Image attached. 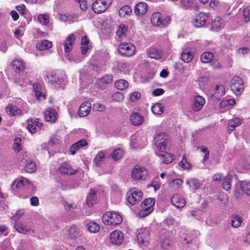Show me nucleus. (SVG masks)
<instances>
[{
	"mask_svg": "<svg viewBox=\"0 0 250 250\" xmlns=\"http://www.w3.org/2000/svg\"><path fill=\"white\" fill-rule=\"evenodd\" d=\"M241 187L244 192L248 195H250V183L243 182L241 184Z\"/></svg>",
	"mask_w": 250,
	"mask_h": 250,
	"instance_id": "55",
	"label": "nucleus"
},
{
	"mask_svg": "<svg viewBox=\"0 0 250 250\" xmlns=\"http://www.w3.org/2000/svg\"><path fill=\"white\" fill-rule=\"evenodd\" d=\"M183 181L181 179L173 180L170 183L171 187L176 189H178L183 185Z\"/></svg>",
	"mask_w": 250,
	"mask_h": 250,
	"instance_id": "52",
	"label": "nucleus"
},
{
	"mask_svg": "<svg viewBox=\"0 0 250 250\" xmlns=\"http://www.w3.org/2000/svg\"><path fill=\"white\" fill-rule=\"evenodd\" d=\"M6 111L8 114L13 116L20 115L22 112L20 108L12 104H9L7 106Z\"/></svg>",
	"mask_w": 250,
	"mask_h": 250,
	"instance_id": "23",
	"label": "nucleus"
},
{
	"mask_svg": "<svg viewBox=\"0 0 250 250\" xmlns=\"http://www.w3.org/2000/svg\"><path fill=\"white\" fill-rule=\"evenodd\" d=\"M21 140L20 138H16L13 145V148L16 152H19L22 150L21 144Z\"/></svg>",
	"mask_w": 250,
	"mask_h": 250,
	"instance_id": "44",
	"label": "nucleus"
},
{
	"mask_svg": "<svg viewBox=\"0 0 250 250\" xmlns=\"http://www.w3.org/2000/svg\"><path fill=\"white\" fill-rule=\"evenodd\" d=\"M35 93V95L37 98L40 101L44 100L46 99V96L44 93L41 92V91H37Z\"/></svg>",
	"mask_w": 250,
	"mask_h": 250,
	"instance_id": "64",
	"label": "nucleus"
},
{
	"mask_svg": "<svg viewBox=\"0 0 250 250\" xmlns=\"http://www.w3.org/2000/svg\"><path fill=\"white\" fill-rule=\"evenodd\" d=\"M91 104L88 102H84L81 105L78 115L81 117L87 116L91 110Z\"/></svg>",
	"mask_w": 250,
	"mask_h": 250,
	"instance_id": "14",
	"label": "nucleus"
},
{
	"mask_svg": "<svg viewBox=\"0 0 250 250\" xmlns=\"http://www.w3.org/2000/svg\"><path fill=\"white\" fill-rule=\"evenodd\" d=\"M167 139V136L166 134L162 132H159L156 135L154 138L155 144L161 141V140H166Z\"/></svg>",
	"mask_w": 250,
	"mask_h": 250,
	"instance_id": "53",
	"label": "nucleus"
},
{
	"mask_svg": "<svg viewBox=\"0 0 250 250\" xmlns=\"http://www.w3.org/2000/svg\"><path fill=\"white\" fill-rule=\"evenodd\" d=\"M205 99L200 95L194 96L191 104L192 110L195 112L201 110L205 104Z\"/></svg>",
	"mask_w": 250,
	"mask_h": 250,
	"instance_id": "9",
	"label": "nucleus"
},
{
	"mask_svg": "<svg viewBox=\"0 0 250 250\" xmlns=\"http://www.w3.org/2000/svg\"><path fill=\"white\" fill-rule=\"evenodd\" d=\"M210 64L214 69H221L222 68L221 63L217 60H213Z\"/></svg>",
	"mask_w": 250,
	"mask_h": 250,
	"instance_id": "63",
	"label": "nucleus"
},
{
	"mask_svg": "<svg viewBox=\"0 0 250 250\" xmlns=\"http://www.w3.org/2000/svg\"><path fill=\"white\" fill-rule=\"evenodd\" d=\"M179 166L183 169H190L191 168V165L187 161L185 155L183 156L182 160L178 163Z\"/></svg>",
	"mask_w": 250,
	"mask_h": 250,
	"instance_id": "40",
	"label": "nucleus"
},
{
	"mask_svg": "<svg viewBox=\"0 0 250 250\" xmlns=\"http://www.w3.org/2000/svg\"><path fill=\"white\" fill-rule=\"evenodd\" d=\"M232 177L230 175L226 176L223 180L222 183L223 188L226 191L230 189L231 185Z\"/></svg>",
	"mask_w": 250,
	"mask_h": 250,
	"instance_id": "36",
	"label": "nucleus"
},
{
	"mask_svg": "<svg viewBox=\"0 0 250 250\" xmlns=\"http://www.w3.org/2000/svg\"><path fill=\"white\" fill-rule=\"evenodd\" d=\"M110 155L115 161H117L123 157L124 150L120 148H118L113 150Z\"/></svg>",
	"mask_w": 250,
	"mask_h": 250,
	"instance_id": "35",
	"label": "nucleus"
},
{
	"mask_svg": "<svg viewBox=\"0 0 250 250\" xmlns=\"http://www.w3.org/2000/svg\"><path fill=\"white\" fill-rule=\"evenodd\" d=\"M191 184L190 186L192 187L193 189H196L200 187L199 181L196 179H192L190 181Z\"/></svg>",
	"mask_w": 250,
	"mask_h": 250,
	"instance_id": "61",
	"label": "nucleus"
},
{
	"mask_svg": "<svg viewBox=\"0 0 250 250\" xmlns=\"http://www.w3.org/2000/svg\"><path fill=\"white\" fill-rule=\"evenodd\" d=\"M156 154L163 158L162 162L164 164H168L171 163L174 160V155L170 153L163 151L160 153H156Z\"/></svg>",
	"mask_w": 250,
	"mask_h": 250,
	"instance_id": "24",
	"label": "nucleus"
},
{
	"mask_svg": "<svg viewBox=\"0 0 250 250\" xmlns=\"http://www.w3.org/2000/svg\"><path fill=\"white\" fill-rule=\"evenodd\" d=\"M16 229L20 233L26 234L27 233L33 234L35 230L32 229H27L26 226L23 223L20 222L15 224Z\"/></svg>",
	"mask_w": 250,
	"mask_h": 250,
	"instance_id": "18",
	"label": "nucleus"
},
{
	"mask_svg": "<svg viewBox=\"0 0 250 250\" xmlns=\"http://www.w3.org/2000/svg\"><path fill=\"white\" fill-rule=\"evenodd\" d=\"M147 3L145 2H140L136 5L134 12L138 16L143 15L147 12Z\"/></svg>",
	"mask_w": 250,
	"mask_h": 250,
	"instance_id": "19",
	"label": "nucleus"
},
{
	"mask_svg": "<svg viewBox=\"0 0 250 250\" xmlns=\"http://www.w3.org/2000/svg\"><path fill=\"white\" fill-rule=\"evenodd\" d=\"M143 192L139 189L134 188L127 192L126 199L130 204L134 205L139 203L142 199Z\"/></svg>",
	"mask_w": 250,
	"mask_h": 250,
	"instance_id": "3",
	"label": "nucleus"
},
{
	"mask_svg": "<svg viewBox=\"0 0 250 250\" xmlns=\"http://www.w3.org/2000/svg\"><path fill=\"white\" fill-rule=\"evenodd\" d=\"M16 8L21 15H24L25 14V6L24 4L17 5Z\"/></svg>",
	"mask_w": 250,
	"mask_h": 250,
	"instance_id": "62",
	"label": "nucleus"
},
{
	"mask_svg": "<svg viewBox=\"0 0 250 250\" xmlns=\"http://www.w3.org/2000/svg\"><path fill=\"white\" fill-rule=\"evenodd\" d=\"M194 53L188 49L184 50L181 53V59L185 62L188 63L193 59Z\"/></svg>",
	"mask_w": 250,
	"mask_h": 250,
	"instance_id": "25",
	"label": "nucleus"
},
{
	"mask_svg": "<svg viewBox=\"0 0 250 250\" xmlns=\"http://www.w3.org/2000/svg\"><path fill=\"white\" fill-rule=\"evenodd\" d=\"M151 110L154 114L161 115L164 112V107L161 103H157L152 106Z\"/></svg>",
	"mask_w": 250,
	"mask_h": 250,
	"instance_id": "32",
	"label": "nucleus"
},
{
	"mask_svg": "<svg viewBox=\"0 0 250 250\" xmlns=\"http://www.w3.org/2000/svg\"><path fill=\"white\" fill-rule=\"evenodd\" d=\"M88 230L92 233H96L100 229V226L95 222H91L87 224Z\"/></svg>",
	"mask_w": 250,
	"mask_h": 250,
	"instance_id": "42",
	"label": "nucleus"
},
{
	"mask_svg": "<svg viewBox=\"0 0 250 250\" xmlns=\"http://www.w3.org/2000/svg\"><path fill=\"white\" fill-rule=\"evenodd\" d=\"M52 43L51 42L47 40H43L42 42H39L36 44V48L39 50H45L51 48Z\"/></svg>",
	"mask_w": 250,
	"mask_h": 250,
	"instance_id": "27",
	"label": "nucleus"
},
{
	"mask_svg": "<svg viewBox=\"0 0 250 250\" xmlns=\"http://www.w3.org/2000/svg\"><path fill=\"white\" fill-rule=\"evenodd\" d=\"M131 123L134 125H139L144 121V117L138 112L132 113L129 117Z\"/></svg>",
	"mask_w": 250,
	"mask_h": 250,
	"instance_id": "22",
	"label": "nucleus"
},
{
	"mask_svg": "<svg viewBox=\"0 0 250 250\" xmlns=\"http://www.w3.org/2000/svg\"><path fill=\"white\" fill-rule=\"evenodd\" d=\"M44 119L48 122L55 123L58 119V113L56 110L51 107H48L44 111Z\"/></svg>",
	"mask_w": 250,
	"mask_h": 250,
	"instance_id": "11",
	"label": "nucleus"
},
{
	"mask_svg": "<svg viewBox=\"0 0 250 250\" xmlns=\"http://www.w3.org/2000/svg\"><path fill=\"white\" fill-rule=\"evenodd\" d=\"M171 202L177 208L184 207L186 205V201L178 194H174L171 197Z\"/></svg>",
	"mask_w": 250,
	"mask_h": 250,
	"instance_id": "16",
	"label": "nucleus"
},
{
	"mask_svg": "<svg viewBox=\"0 0 250 250\" xmlns=\"http://www.w3.org/2000/svg\"><path fill=\"white\" fill-rule=\"evenodd\" d=\"M110 239L112 244L119 245L123 242L124 234L120 230H114L110 233Z\"/></svg>",
	"mask_w": 250,
	"mask_h": 250,
	"instance_id": "10",
	"label": "nucleus"
},
{
	"mask_svg": "<svg viewBox=\"0 0 250 250\" xmlns=\"http://www.w3.org/2000/svg\"><path fill=\"white\" fill-rule=\"evenodd\" d=\"M147 53L151 59L159 60L162 57V54L160 51L154 48H149L147 50Z\"/></svg>",
	"mask_w": 250,
	"mask_h": 250,
	"instance_id": "26",
	"label": "nucleus"
},
{
	"mask_svg": "<svg viewBox=\"0 0 250 250\" xmlns=\"http://www.w3.org/2000/svg\"><path fill=\"white\" fill-rule=\"evenodd\" d=\"M12 65L16 73H20L24 69V64L22 60H15L12 62Z\"/></svg>",
	"mask_w": 250,
	"mask_h": 250,
	"instance_id": "28",
	"label": "nucleus"
},
{
	"mask_svg": "<svg viewBox=\"0 0 250 250\" xmlns=\"http://www.w3.org/2000/svg\"><path fill=\"white\" fill-rule=\"evenodd\" d=\"M141 96L139 92L134 91L130 94V100L132 102H135L141 98Z\"/></svg>",
	"mask_w": 250,
	"mask_h": 250,
	"instance_id": "58",
	"label": "nucleus"
},
{
	"mask_svg": "<svg viewBox=\"0 0 250 250\" xmlns=\"http://www.w3.org/2000/svg\"><path fill=\"white\" fill-rule=\"evenodd\" d=\"M150 204L149 207L146 208H142L139 212V216L141 217H145L149 214H150L154 210V207H152V203L150 202Z\"/></svg>",
	"mask_w": 250,
	"mask_h": 250,
	"instance_id": "34",
	"label": "nucleus"
},
{
	"mask_svg": "<svg viewBox=\"0 0 250 250\" xmlns=\"http://www.w3.org/2000/svg\"><path fill=\"white\" fill-rule=\"evenodd\" d=\"M214 55L210 52H205L200 56L201 61L204 63L210 62L213 59Z\"/></svg>",
	"mask_w": 250,
	"mask_h": 250,
	"instance_id": "30",
	"label": "nucleus"
},
{
	"mask_svg": "<svg viewBox=\"0 0 250 250\" xmlns=\"http://www.w3.org/2000/svg\"><path fill=\"white\" fill-rule=\"evenodd\" d=\"M88 144L85 139H82L73 144L70 148L72 154L74 155L76 152L83 146H87Z\"/></svg>",
	"mask_w": 250,
	"mask_h": 250,
	"instance_id": "20",
	"label": "nucleus"
},
{
	"mask_svg": "<svg viewBox=\"0 0 250 250\" xmlns=\"http://www.w3.org/2000/svg\"><path fill=\"white\" fill-rule=\"evenodd\" d=\"M78 3H79L80 8L85 11L87 9V2L86 0H76Z\"/></svg>",
	"mask_w": 250,
	"mask_h": 250,
	"instance_id": "60",
	"label": "nucleus"
},
{
	"mask_svg": "<svg viewBox=\"0 0 250 250\" xmlns=\"http://www.w3.org/2000/svg\"><path fill=\"white\" fill-rule=\"evenodd\" d=\"M167 143L168 140L167 139L166 140H161V141L158 143H156L155 145L158 150L163 152L166 149Z\"/></svg>",
	"mask_w": 250,
	"mask_h": 250,
	"instance_id": "43",
	"label": "nucleus"
},
{
	"mask_svg": "<svg viewBox=\"0 0 250 250\" xmlns=\"http://www.w3.org/2000/svg\"><path fill=\"white\" fill-rule=\"evenodd\" d=\"M149 201H151V202L152 203V207H154V206L155 205V200L154 198H147L145 199L141 204V207L142 208H146L147 207H149L150 205V202Z\"/></svg>",
	"mask_w": 250,
	"mask_h": 250,
	"instance_id": "51",
	"label": "nucleus"
},
{
	"mask_svg": "<svg viewBox=\"0 0 250 250\" xmlns=\"http://www.w3.org/2000/svg\"><path fill=\"white\" fill-rule=\"evenodd\" d=\"M112 0H96L92 5V9L96 14L104 13L108 9Z\"/></svg>",
	"mask_w": 250,
	"mask_h": 250,
	"instance_id": "5",
	"label": "nucleus"
},
{
	"mask_svg": "<svg viewBox=\"0 0 250 250\" xmlns=\"http://www.w3.org/2000/svg\"><path fill=\"white\" fill-rule=\"evenodd\" d=\"M96 191L92 189H91L87 198L86 204L89 207H91L94 204L95 201Z\"/></svg>",
	"mask_w": 250,
	"mask_h": 250,
	"instance_id": "38",
	"label": "nucleus"
},
{
	"mask_svg": "<svg viewBox=\"0 0 250 250\" xmlns=\"http://www.w3.org/2000/svg\"><path fill=\"white\" fill-rule=\"evenodd\" d=\"M36 165L34 162H30L26 164L25 167V170L28 173H33L36 171Z\"/></svg>",
	"mask_w": 250,
	"mask_h": 250,
	"instance_id": "45",
	"label": "nucleus"
},
{
	"mask_svg": "<svg viewBox=\"0 0 250 250\" xmlns=\"http://www.w3.org/2000/svg\"><path fill=\"white\" fill-rule=\"evenodd\" d=\"M127 30V28L125 25L121 24L119 26L118 28L116 31V35L119 37V39L122 40L125 36Z\"/></svg>",
	"mask_w": 250,
	"mask_h": 250,
	"instance_id": "37",
	"label": "nucleus"
},
{
	"mask_svg": "<svg viewBox=\"0 0 250 250\" xmlns=\"http://www.w3.org/2000/svg\"><path fill=\"white\" fill-rule=\"evenodd\" d=\"M69 234L72 238L76 237L80 234V230L76 226H72L69 229Z\"/></svg>",
	"mask_w": 250,
	"mask_h": 250,
	"instance_id": "46",
	"label": "nucleus"
},
{
	"mask_svg": "<svg viewBox=\"0 0 250 250\" xmlns=\"http://www.w3.org/2000/svg\"><path fill=\"white\" fill-rule=\"evenodd\" d=\"M225 26V22L223 19L220 17H217L212 20L211 24V29L214 31L217 32Z\"/></svg>",
	"mask_w": 250,
	"mask_h": 250,
	"instance_id": "13",
	"label": "nucleus"
},
{
	"mask_svg": "<svg viewBox=\"0 0 250 250\" xmlns=\"http://www.w3.org/2000/svg\"><path fill=\"white\" fill-rule=\"evenodd\" d=\"M242 221V217L238 215H234L231 219V226L232 227L237 228L239 227Z\"/></svg>",
	"mask_w": 250,
	"mask_h": 250,
	"instance_id": "41",
	"label": "nucleus"
},
{
	"mask_svg": "<svg viewBox=\"0 0 250 250\" xmlns=\"http://www.w3.org/2000/svg\"><path fill=\"white\" fill-rule=\"evenodd\" d=\"M30 185V181L23 177H21L17 178L12 183V188L13 189H17L21 188Z\"/></svg>",
	"mask_w": 250,
	"mask_h": 250,
	"instance_id": "12",
	"label": "nucleus"
},
{
	"mask_svg": "<svg viewBox=\"0 0 250 250\" xmlns=\"http://www.w3.org/2000/svg\"><path fill=\"white\" fill-rule=\"evenodd\" d=\"M104 157L105 155L103 152L101 151L98 152L94 159V162L95 165L98 166L99 165L100 162L104 158Z\"/></svg>",
	"mask_w": 250,
	"mask_h": 250,
	"instance_id": "56",
	"label": "nucleus"
},
{
	"mask_svg": "<svg viewBox=\"0 0 250 250\" xmlns=\"http://www.w3.org/2000/svg\"><path fill=\"white\" fill-rule=\"evenodd\" d=\"M113 81V76L111 74H106L101 78V81L102 83L105 84L111 83Z\"/></svg>",
	"mask_w": 250,
	"mask_h": 250,
	"instance_id": "49",
	"label": "nucleus"
},
{
	"mask_svg": "<svg viewBox=\"0 0 250 250\" xmlns=\"http://www.w3.org/2000/svg\"><path fill=\"white\" fill-rule=\"evenodd\" d=\"M131 178L135 180H140L145 179L147 175V171L144 167L135 166L131 171Z\"/></svg>",
	"mask_w": 250,
	"mask_h": 250,
	"instance_id": "8",
	"label": "nucleus"
},
{
	"mask_svg": "<svg viewBox=\"0 0 250 250\" xmlns=\"http://www.w3.org/2000/svg\"><path fill=\"white\" fill-rule=\"evenodd\" d=\"M27 124L28 125L27 126V128L29 131L32 134L35 133L36 132L37 127L34 124V123L33 121V120L31 119L28 120L27 121Z\"/></svg>",
	"mask_w": 250,
	"mask_h": 250,
	"instance_id": "50",
	"label": "nucleus"
},
{
	"mask_svg": "<svg viewBox=\"0 0 250 250\" xmlns=\"http://www.w3.org/2000/svg\"><path fill=\"white\" fill-rule=\"evenodd\" d=\"M124 99V95L120 92H115L112 95V100L114 102H121Z\"/></svg>",
	"mask_w": 250,
	"mask_h": 250,
	"instance_id": "47",
	"label": "nucleus"
},
{
	"mask_svg": "<svg viewBox=\"0 0 250 250\" xmlns=\"http://www.w3.org/2000/svg\"><path fill=\"white\" fill-rule=\"evenodd\" d=\"M171 20V16H163L160 12H155L152 14L151 17V23L153 26L162 28L167 27Z\"/></svg>",
	"mask_w": 250,
	"mask_h": 250,
	"instance_id": "1",
	"label": "nucleus"
},
{
	"mask_svg": "<svg viewBox=\"0 0 250 250\" xmlns=\"http://www.w3.org/2000/svg\"><path fill=\"white\" fill-rule=\"evenodd\" d=\"M119 53L123 56L131 57L136 53V47L129 42L121 43L118 49Z\"/></svg>",
	"mask_w": 250,
	"mask_h": 250,
	"instance_id": "4",
	"label": "nucleus"
},
{
	"mask_svg": "<svg viewBox=\"0 0 250 250\" xmlns=\"http://www.w3.org/2000/svg\"><path fill=\"white\" fill-rule=\"evenodd\" d=\"M138 243L141 244H146L148 242L149 239V231L146 229H144L139 232L137 236Z\"/></svg>",
	"mask_w": 250,
	"mask_h": 250,
	"instance_id": "21",
	"label": "nucleus"
},
{
	"mask_svg": "<svg viewBox=\"0 0 250 250\" xmlns=\"http://www.w3.org/2000/svg\"><path fill=\"white\" fill-rule=\"evenodd\" d=\"M250 9L249 8L247 7L243 9V16L244 20L246 22H248L250 21Z\"/></svg>",
	"mask_w": 250,
	"mask_h": 250,
	"instance_id": "59",
	"label": "nucleus"
},
{
	"mask_svg": "<svg viewBox=\"0 0 250 250\" xmlns=\"http://www.w3.org/2000/svg\"><path fill=\"white\" fill-rule=\"evenodd\" d=\"M180 3L184 9H188L192 6L193 0H180Z\"/></svg>",
	"mask_w": 250,
	"mask_h": 250,
	"instance_id": "57",
	"label": "nucleus"
},
{
	"mask_svg": "<svg viewBox=\"0 0 250 250\" xmlns=\"http://www.w3.org/2000/svg\"><path fill=\"white\" fill-rule=\"evenodd\" d=\"M40 23L45 25L49 23V16L47 14H40L38 17Z\"/></svg>",
	"mask_w": 250,
	"mask_h": 250,
	"instance_id": "48",
	"label": "nucleus"
},
{
	"mask_svg": "<svg viewBox=\"0 0 250 250\" xmlns=\"http://www.w3.org/2000/svg\"><path fill=\"white\" fill-rule=\"evenodd\" d=\"M225 94V89L223 85H216L214 90V96L217 99H220Z\"/></svg>",
	"mask_w": 250,
	"mask_h": 250,
	"instance_id": "29",
	"label": "nucleus"
},
{
	"mask_svg": "<svg viewBox=\"0 0 250 250\" xmlns=\"http://www.w3.org/2000/svg\"><path fill=\"white\" fill-rule=\"evenodd\" d=\"M208 15L204 12H200L194 16L192 22L193 26L196 28L204 26L208 19Z\"/></svg>",
	"mask_w": 250,
	"mask_h": 250,
	"instance_id": "7",
	"label": "nucleus"
},
{
	"mask_svg": "<svg viewBox=\"0 0 250 250\" xmlns=\"http://www.w3.org/2000/svg\"><path fill=\"white\" fill-rule=\"evenodd\" d=\"M241 125V120L238 117H236L230 120L228 124V128L230 131H234L235 128Z\"/></svg>",
	"mask_w": 250,
	"mask_h": 250,
	"instance_id": "31",
	"label": "nucleus"
},
{
	"mask_svg": "<svg viewBox=\"0 0 250 250\" xmlns=\"http://www.w3.org/2000/svg\"><path fill=\"white\" fill-rule=\"evenodd\" d=\"M75 41V37L73 34H71L67 37L66 41L63 43L65 52L68 53L71 51Z\"/></svg>",
	"mask_w": 250,
	"mask_h": 250,
	"instance_id": "17",
	"label": "nucleus"
},
{
	"mask_svg": "<svg viewBox=\"0 0 250 250\" xmlns=\"http://www.w3.org/2000/svg\"><path fill=\"white\" fill-rule=\"evenodd\" d=\"M115 86L119 90H123L128 86V83L124 79L118 80L115 83Z\"/></svg>",
	"mask_w": 250,
	"mask_h": 250,
	"instance_id": "33",
	"label": "nucleus"
},
{
	"mask_svg": "<svg viewBox=\"0 0 250 250\" xmlns=\"http://www.w3.org/2000/svg\"><path fill=\"white\" fill-rule=\"evenodd\" d=\"M102 220L104 224L110 226L118 225L123 221L122 216L114 211L106 212L103 215Z\"/></svg>",
	"mask_w": 250,
	"mask_h": 250,
	"instance_id": "2",
	"label": "nucleus"
},
{
	"mask_svg": "<svg viewBox=\"0 0 250 250\" xmlns=\"http://www.w3.org/2000/svg\"><path fill=\"white\" fill-rule=\"evenodd\" d=\"M59 171L62 174L72 175L76 173L77 170H74L71 166L66 162L62 163L59 167Z\"/></svg>",
	"mask_w": 250,
	"mask_h": 250,
	"instance_id": "15",
	"label": "nucleus"
},
{
	"mask_svg": "<svg viewBox=\"0 0 250 250\" xmlns=\"http://www.w3.org/2000/svg\"><path fill=\"white\" fill-rule=\"evenodd\" d=\"M230 89L237 95H239L244 89V82L239 76H235L231 81Z\"/></svg>",
	"mask_w": 250,
	"mask_h": 250,
	"instance_id": "6",
	"label": "nucleus"
},
{
	"mask_svg": "<svg viewBox=\"0 0 250 250\" xmlns=\"http://www.w3.org/2000/svg\"><path fill=\"white\" fill-rule=\"evenodd\" d=\"M56 73L53 72H51L47 73L45 78L47 80L49 83L53 84V83L56 82Z\"/></svg>",
	"mask_w": 250,
	"mask_h": 250,
	"instance_id": "54",
	"label": "nucleus"
},
{
	"mask_svg": "<svg viewBox=\"0 0 250 250\" xmlns=\"http://www.w3.org/2000/svg\"><path fill=\"white\" fill-rule=\"evenodd\" d=\"M132 12V9L128 5H125L122 7L119 11V14L121 17H124L126 15H129Z\"/></svg>",
	"mask_w": 250,
	"mask_h": 250,
	"instance_id": "39",
	"label": "nucleus"
}]
</instances>
